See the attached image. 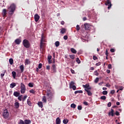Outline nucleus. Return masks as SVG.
<instances>
[{"mask_svg": "<svg viewBox=\"0 0 124 124\" xmlns=\"http://www.w3.org/2000/svg\"><path fill=\"white\" fill-rule=\"evenodd\" d=\"M69 57L72 60H74L75 59V55H69Z\"/></svg>", "mask_w": 124, "mask_h": 124, "instance_id": "35", "label": "nucleus"}, {"mask_svg": "<svg viewBox=\"0 0 124 124\" xmlns=\"http://www.w3.org/2000/svg\"><path fill=\"white\" fill-rule=\"evenodd\" d=\"M20 93L19 91L18 92H14V95L16 97H19V95H20Z\"/></svg>", "mask_w": 124, "mask_h": 124, "instance_id": "13", "label": "nucleus"}, {"mask_svg": "<svg viewBox=\"0 0 124 124\" xmlns=\"http://www.w3.org/2000/svg\"><path fill=\"white\" fill-rule=\"evenodd\" d=\"M99 73H98L97 70H96L94 71V75H96V76H98L99 75Z\"/></svg>", "mask_w": 124, "mask_h": 124, "instance_id": "44", "label": "nucleus"}, {"mask_svg": "<svg viewBox=\"0 0 124 124\" xmlns=\"http://www.w3.org/2000/svg\"><path fill=\"white\" fill-rule=\"evenodd\" d=\"M78 110H82V106L81 105H78Z\"/></svg>", "mask_w": 124, "mask_h": 124, "instance_id": "47", "label": "nucleus"}, {"mask_svg": "<svg viewBox=\"0 0 124 124\" xmlns=\"http://www.w3.org/2000/svg\"><path fill=\"white\" fill-rule=\"evenodd\" d=\"M46 69H47L48 70H49L50 69V65H47L46 66Z\"/></svg>", "mask_w": 124, "mask_h": 124, "instance_id": "59", "label": "nucleus"}, {"mask_svg": "<svg viewBox=\"0 0 124 124\" xmlns=\"http://www.w3.org/2000/svg\"><path fill=\"white\" fill-rule=\"evenodd\" d=\"M12 74L14 78H15L16 77V71H12Z\"/></svg>", "mask_w": 124, "mask_h": 124, "instance_id": "26", "label": "nucleus"}, {"mask_svg": "<svg viewBox=\"0 0 124 124\" xmlns=\"http://www.w3.org/2000/svg\"><path fill=\"white\" fill-rule=\"evenodd\" d=\"M98 81H99V78H98V77H97L94 80V82L98 83Z\"/></svg>", "mask_w": 124, "mask_h": 124, "instance_id": "40", "label": "nucleus"}, {"mask_svg": "<svg viewBox=\"0 0 124 124\" xmlns=\"http://www.w3.org/2000/svg\"><path fill=\"white\" fill-rule=\"evenodd\" d=\"M83 103L85 105H86V106L89 105V104L88 103V102L87 101H84V102H83Z\"/></svg>", "mask_w": 124, "mask_h": 124, "instance_id": "61", "label": "nucleus"}, {"mask_svg": "<svg viewBox=\"0 0 124 124\" xmlns=\"http://www.w3.org/2000/svg\"><path fill=\"white\" fill-rule=\"evenodd\" d=\"M26 88L25 85L23 83H21L20 84V92L21 93H26Z\"/></svg>", "mask_w": 124, "mask_h": 124, "instance_id": "2", "label": "nucleus"}, {"mask_svg": "<svg viewBox=\"0 0 124 124\" xmlns=\"http://www.w3.org/2000/svg\"><path fill=\"white\" fill-rule=\"evenodd\" d=\"M108 107H110V106H111V102H108Z\"/></svg>", "mask_w": 124, "mask_h": 124, "instance_id": "56", "label": "nucleus"}, {"mask_svg": "<svg viewBox=\"0 0 124 124\" xmlns=\"http://www.w3.org/2000/svg\"><path fill=\"white\" fill-rule=\"evenodd\" d=\"M115 93V90H111V91H110V93H111V94H113Z\"/></svg>", "mask_w": 124, "mask_h": 124, "instance_id": "50", "label": "nucleus"}, {"mask_svg": "<svg viewBox=\"0 0 124 124\" xmlns=\"http://www.w3.org/2000/svg\"><path fill=\"white\" fill-rule=\"evenodd\" d=\"M105 4H106V5H108V10H109L111 8V6H112L111 1L109 0H107Z\"/></svg>", "mask_w": 124, "mask_h": 124, "instance_id": "7", "label": "nucleus"}, {"mask_svg": "<svg viewBox=\"0 0 124 124\" xmlns=\"http://www.w3.org/2000/svg\"><path fill=\"white\" fill-rule=\"evenodd\" d=\"M46 96H47V98L49 99H52L53 96V93L49 91V92L46 93Z\"/></svg>", "mask_w": 124, "mask_h": 124, "instance_id": "5", "label": "nucleus"}, {"mask_svg": "<svg viewBox=\"0 0 124 124\" xmlns=\"http://www.w3.org/2000/svg\"><path fill=\"white\" fill-rule=\"evenodd\" d=\"M103 94H107L108 93V91H103V93H102Z\"/></svg>", "mask_w": 124, "mask_h": 124, "instance_id": "49", "label": "nucleus"}, {"mask_svg": "<svg viewBox=\"0 0 124 124\" xmlns=\"http://www.w3.org/2000/svg\"><path fill=\"white\" fill-rule=\"evenodd\" d=\"M41 38H42V41L43 42H44L45 37H44V36L43 35V34H42Z\"/></svg>", "mask_w": 124, "mask_h": 124, "instance_id": "55", "label": "nucleus"}, {"mask_svg": "<svg viewBox=\"0 0 124 124\" xmlns=\"http://www.w3.org/2000/svg\"><path fill=\"white\" fill-rule=\"evenodd\" d=\"M108 68L109 69V70L112 68V65L111 64H110V63H109V64H108Z\"/></svg>", "mask_w": 124, "mask_h": 124, "instance_id": "51", "label": "nucleus"}, {"mask_svg": "<svg viewBox=\"0 0 124 124\" xmlns=\"http://www.w3.org/2000/svg\"><path fill=\"white\" fill-rule=\"evenodd\" d=\"M60 43L59 41H56L55 43L56 47H59V46H60Z\"/></svg>", "mask_w": 124, "mask_h": 124, "instance_id": "27", "label": "nucleus"}, {"mask_svg": "<svg viewBox=\"0 0 124 124\" xmlns=\"http://www.w3.org/2000/svg\"><path fill=\"white\" fill-rule=\"evenodd\" d=\"M22 96H23V94H21V95L19 94V95L18 96V99L20 100V101H21V100H22Z\"/></svg>", "mask_w": 124, "mask_h": 124, "instance_id": "31", "label": "nucleus"}, {"mask_svg": "<svg viewBox=\"0 0 124 124\" xmlns=\"http://www.w3.org/2000/svg\"><path fill=\"white\" fill-rule=\"evenodd\" d=\"M30 92L31 93H35V91H34V90H33V89H32L31 90H30Z\"/></svg>", "mask_w": 124, "mask_h": 124, "instance_id": "39", "label": "nucleus"}, {"mask_svg": "<svg viewBox=\"0 0 124 124\" xmlns=\"http://www.w3.org/2000/svg\"><path fill=\"white\" fill-rule=\"evenodd\" d=\"M61 123V120L59 117H58L56 119V124H60Z\"/></svg>", "mask_w": 124, "mask_h": 124, "instance_id": "12", "label": "nucleus"}, {"mask_svg": "<svg viewBox=\"0 0 124 124\" xmlns=\"http://www.w3.org/2000/svg\"><path fill=\"white\" fill-rule=\"evenodd\" d=\"M63 39H64L65 40H67L68 39V36L67 35H64L63 36Z\"/></svg>", "mask_w": 124, "mask_h": 124, "instance_id": "52", "label": "nucleus"}, {"mask_svg": "<svg viewBox=\"0 0 124 124\" xmlns=\"http://www.w3.org/2000/svg\"><path fill=\"white\" fill-rule=\"evenodd\" d=\"M106 98L107 97L106 95H102V96L100 97V99L103 100H106Z\"/></svg>", "mask_w": 124, "mask_h": 124, "instance_id": "33", "label": "nucleus"}, {"mask_svg": "<svg viewBox=\"0 0 124 124\" xmlns=\"http://www.w3.org/2000/svg\"><path fill=\"white\" fill-rule=\"evenodd\" d=\"M29 87H33V83H29Z\"/></svg>", "mask_w": 124, "mask_h": 124, "instance_id": "45", "label": "nucleus"}, {"mask_svg": "<svg viewBox=\"0 0 124 124\" xmlns=\"http://www.w3.org/2000/svg\"><path fill=\"white\" fill-rule=\"evenodd\" d=\"M76 107L77 105L75 103H72V104H71V107H72V108H76Z\"/></svg>", "mask_w": 124, "mask_h": 124, "instance_id": "34", "label": "nucleus"}, {"mask_svg": "<svg viewBox=\"0 0 124 124\" xmlns=\"http://www.w3.org/2000/svg\"><path fill=\"white\" fill-rule=\"evenodd\" d=\"M31 63V62L30 60H28V59H27L25 60V64H30Z\"/></svg>", "mask_w": 124, "mask_h": 124, "instance_id": "24", "label": "nucleus"}, {"mask_svg": "<svg viewBox=\"0 0 124 124\" xmlns=\"http://www.w3.org/2000/svg\"><path fill=\"white\" fill-rule=\"evenodd\" d=\"M110 52H111L112 53H114L115 52V49H113V48L110 49Z\"/></svg>", "mask_w": 124, "mask_h": 124, "instance_id": "60", "label": "nucleus"}, {"mask_svg": "<svg viewBox=\"0 0 124 124\" xmlns=\"http://www.w3.org/2000/svg\"><path fill=\"white\" fill-rule=\"evenodd\" d=\"M42 16V17H45V12H44L43 11H41V13Z\"/></svg>", "mask_w": 124, "mask_h": 124, "instance_id": "43", "label": "nucleus"}, {"mask_svg": "<svg viewBox=\"0 0 124 124\" xmlns=\"http://www.w3.org/2000/svg\"><path fill=\"white\" fill-rule=\"evenodd\" d=\"M86 92L87 93L88 95L91 96L93 95L92 92H91V91L89 90H86Z\"/></svg>", "mask_w": 124, "mask_h": 124, "instance_id": "21", "label": "nucleus"}, {"mask_svg": "<svg viewBox=\"0 0 124 124\" xmlns=\"http://www.w3.org/2000/svg\"><path fill=\"white\" fill-rule=\"evenodd\" d=\"M71 51L73 54H77V50H76V49H75L74 48H71Z\"/></svg>", "mask_w": 124, "mask_h": 124, "instance_id": "17", "label": "nucleus"}, {"mask_svg": "<svg viewBox=\"0 0 124 124\" xmlns=\"http://www.w3.org/2000/svg\"><path fill=\"white\" fill-rule=\"evenodd\" d=\"M84 27L86 31H88L91 29V26L89 24H84Z\"/></svg>", "mask_w": 124, "mask_h": 124, "instance_id": "9", "label": "nucleus"}, {"mask_svg": "<svg viewBox=\"0 0 124 124\" xmlns=\"http://www.w3.org/2000/svg\"><path fill=\"white\" fill-rule=\"evenodd\" d=\"M76 62H78V63H80L81 62V61H80L79 58H77Z\"/></svg>", "mask_w": 124, "mask_h": 124, "instance_id": "41", "label": "nucleus"}, {"mask_svg": "<svg viewBox=\"0 0 124 124\" xmlns=\"http://www.w3.org/2000/svg\"><path fill=\"white\" fill-rule=\"evenodd\" d=\"M108 115H109V116H110V115L112 116H114V115H115L114 110H113V109L111 108V111L110 112H109V113H108Z\"/></svg>", "mask_w": 124, "mask_h": 124, "instance_id": "11", "label": "nucleus"}, {"mask_svg": "<svg viewBox=\"0 0 124 124\" xmlns=\"http://www.w3.org/2000/svg\"><path fill=\"white\" fill-rule=\"evenodd\" d=\"M9 115V112H8L7 110V109L4 110V111L3 113V116L4 118H5V119H6L7 118H8Z\"/></svg>", "mask_w": 124, "mask_h": 124, "instance_id": "6", "label": "nucleus"}, {"mask_svg": "<svg viewBox=\"0 0 124 124\" xmlns=\"http://www.w3.org/2000/svg\"><path fill=\"white\" fill-rule=\"evenodd\" d=\"M21 42H22V40L20 38H17V39H16L15 40V43L18 45L20 44Z\"/></svg>", "mask_w": 124, "mask_h": 124, "instance_id": "10", "label": "nucleus"}, {"mask_svg": "<svg viewBox=\"0 0 124 124\" xmlns=\"http://www.w3.org/2000/svg\"><path fill=\"white\" fill-rule=\"evenodd\" d=\"M16 83L13 82V83H11V84H10V87L11 88H14V87H16Z\"/></svg>", "mask_w": 124, "mask_h": 124, "instance_id": "19", "label": "nucleus"}, {"mask_svg": "<svg viewBox=\"0 0 124 124\" xmlns=\"http://www.w3.org/2000/svg\"><path fill=\"white\" fill-rule=\"evenodd\" d=\"M79 30H80V27H79V25H77V31H79Z\"/></svg>", "mask_w": 124, "mask_h": 124, "instance_id": "53", "label": "nucleus"}, {"mask_svg": "<svg viewBox=\"0 0 124 124\" xmlns=\"http://www.w3.org/2000/svg\"><path fill=\"white\" fill-rule=\"evenodd\" d=\"M6 72V71L5 70V71H4V73H1V74H0V77H1V78H3V76H4V75H5V73Z\"/></svg>", "mask_w": 124, "mask_h": 124, "instance_id": "38", "label": "nucleus"}, {"mask_svg": "<svg viewBox=\"0 0 124 124\" xmlns=\"http://www.w3.org/2000/svg\"><path fill=\"white\" fill-rule=\"evenodd\" d=\"M93 60L96 61V60H98L97 57L96 56H93Z\"/></svg>", "mask_w": 124, "mask_h": 124, "instance_id": "48", "label": "nucleus"}, {"mask_svg": "<svg viewBox=\"0 0 124 124\" xmlns=\"http://www.w3.org/2000/svg\"><path fill=\"white\" fill-rule=\"evenodd\" d=\"M115 114L117 115V116H119L120 115V113L118 111H116V112H115Z\"/></svg>", "mask_w": 124, "mask_h": 124, "instance_id": "58", "label": "nucleus"}, {"mask_svg": "<svg viewBox=\"0 0 124 124\" xmlns=\"http://www.w3.org/2000/svg\"><path fill=\"white\" fill-rule=\"evenodd\" d=\"M27 104H28V105H29L30 106H31L32 105V103L31 101V100H29V99L27 100Z\"/></svg>", "mask_w": 124, "mask_h": 124, "instance_id": "32", "label": "nucleus"}, {"mask_svg": "<svg viewBox=\"0 0 124 124\" xmlns=\"http://www.w3.org/2000/svg\"><path fill=\"white\" fill-rule=\"evenodd\" d=\"M38 67H39V68H42V63H39Z\"/></svg>", "mask_w": 124, "mask_h": 124, "instance_id": "54", "label": "nucleus"}, {"mask_svg": "<svg viewBox=\"0 0 124 124\" xmlns=\"http://www.w3.org/2000/svg\"><path fill=\"white\" fill-rule=\"evenodd\" d=\"M31 123V120H25V124H30Z\"/></svg>", "mask_w": 124, "mask_h": 124, "instance_id": "18", "label": "nucleus"}, {"mask_svg": "<svg viewBox=\"0 0 124 124\" xmlns=\"http://www.w3.org/2000/svg\"><path fill=\"white\" fill-rule=\"evenodd\" d=\"M20 69H21V72H23V71L24 70V66L23 64L20 65Z\"/></svg>", "mask_w": 124, "mask_h": 124, "instance_id": "23", "label": "nucleus"}, {"mask_svg": "<svg viewBox=\"0 0 124 124\" xmlns=\"http://www.w3.org/2000/svg\"><path fill=\"white\" fill-rule=\"evenodd\" d=\"M2 15L4 17H6L7 15V10L6 9H3L2 10Z\"/></svg>", "mask_w": 124, "mask_h": 124, "instance_id": "14", "label": "nucleus"}, {"mask_svg": "<svg viewBox=\"0 0 124 124\" xmlns=\"http://www.w3.org/2000/svg\"><path fill=\"white\" fill-rule=\"evenodd\" d=\"M18 124H25V122L23 120H20Z\"/></svg>", "mask_w": 124, "mask_h": 124, "instance_id": "28", "label": "nucleus"}, {"mask_svg": "<svg viewBox=\"0 0 124 124\" xmlns=\"http://www.w3.org/2000/svg\"><path fill=\"white\" fill-rule=\"evenodd\" d=\"M40 17L38 14H35L34 15V20L35 22H38L40 19Z\"/></svg>", "mask_w": 124, "mask_h": 124, "instance_id": "8", "label": "nucleus"}, {"mask_svg": "<svg viewBox=\"0 0 124 124\" xmlns=\"http://www.w3.org/2000/svg\"><path fill=\"white\" fill-rule=\"evenodd\" d=\"M108 50L107 49L106 51V56H108Z\"/></svg>", "mask_w": 124, "mask_h": 124, "instance_id": "63", "label": "nucleus"}, {"mask_svg": "<svg viewBox=\"0 0 124 124\" xmlns=\"http://www.w3.org/2000/svg\"><path fill=\"white\" fill-rule=\"evenodd\" d=\"M101 64V62H97L95 64V65H96V66H99V65H100Z\"/></svg>", "mask_w": 124, "mask_h": 124, "instance_id": "46", "label": "nucleus"}, {"mask_svg": "<svg viewBox=\"0 0 124 124\" xmlns=\"http://www.w3.org/2000/svg\"><path fill=\"white\" fill-rule=\"evenodd\" d=\"M66 29L62 28L61 31V33H62V34H63L66 32Z\"/></svg>", "mask_w": 124, "mask_h": 124, "instance_id": "20", "label": "nucleus"}, {"mask_svg": "<svg viewBox=\"0 0 124 124\" xmlns=\"http://www.w3.org/2000/svg\"><path fill=\"white\" fill-rule=\"evenodd\" d=\"M42 101H43V102H45V103L47 102V99L45 95H44V96H43Z\"/></svg>", "mask_w": 124, "mask_h": 124, "instance_id": "22", "label": "nucleus"}, {"mask_svg": "<svg viewBox=\"0 0 124 124\" xmlns=\"http://www.w3.org/2000/svg\"><path fill=\"white\" fill-rule=\"evenodd\" d=\"M9 12L11 15H13L16 9V5L15 3H12L11 5H10L9 8Z\"/></svg>", "mask_w": 124, "mask_h": 124, "instance_id": "1", "label": "nucleus"}, {"mask_svg": "<svg viewBox=\"0 0 124 124\" xmlns=\"http://www.w3.org/2000/svg\"><path fill=\"white\" fill-rule=\"evenodd\" d=\"M38 105L39 106V107H41V108H43V103L42 101H39V102H38Z\"/></svg>", "mask_w": 124, "mask_h": 124, "instance_id": "16", "label": "nucleus"}, {"mask_svg": "<svg viewBox=\"0 0 124 124\" xmlns=\"http://www.w3.org/2000/svg\"><path fill=\"white\" fill-rule=\"evenodd\" d=\"M27 97H28V95H24L22 98V101H25L26 100Z\"/></svg>", "mask_w": 124, "mask_h": 124, "instance_id": "37", "label": "nucleus"}, {"mask_svg": "<svg viewBox=\"0 0 124 124\" xmlns=\"http://www.w3.org/2000/svg\"><path fill=\"white\" fill-rule=\"evenodd\" d=\"M52 68H53V70H56V64H52Z\"/></svg>", "mask_w": 124, "mask_h": 124, "instance_id": "42", "label": "nucleus"}, {"mask_svg": "<svg viewBox=\"0 0 124 124\" xmlns=\"http://www.w3.org/2000/svg\"><path fill=\"white\" fill-rule=\"evenodd\" d=\"M23 44L25 48H30V43L27 39H24Z\"/></svg>", "mask_w": 124, "mask_h": 124, "instance_id": "3", "label": "nucleus"}, {"mask_svg": "<svg viewBox=\"0 0 124 124\" xmlns=\"http://www.w3.org/2000/svg\"><path fill=\"white\" fill-rule=\"evenodd\" d=\"M75 83L74 81H72L70 83L69 87L70 89H73V90H75L77 89L76 86L75 85Z\"/></svg>", "mask_w": 124, "mask_h": 124, "instance_id": "4", "label": "nucleus"}, {"mask_svg": "<svg viewBox=\"0 0 124 124\" xmlns=\"http://www.w3.org/2000/svg\"><path fill=\"white\" fill-rule=\"evenodd\" d=\"M47 58L48 59V61H50L52 59V56H49L47 57Z\"/></svg>", "mask_w": 124, "mask_h": 124, "instance_id": "62", "label": "nucleus"}, {"mask_svg": "<svg viewBox=\"0 0 124 124\" xmlns=\"http://www.w3.org/2000/svg\"><path fill=\"white\" fill-rule=\"evenodd\" d=\"M43 42L42 41V38L41 39V43H40V50L43 49Z\"/></svg>", "mask_w": 124, "mask_h": 124, "instance_id": "36", "label": "nucleus"}, {"mask_svg": "<svg viewBox=\"0 0 124 124\" xmlns=\"http://www.w3.org/2000/svg\"><path fill=\"white\" fill-rule=\"evenodd\" d=\"M88 90L90 91V90H92V87H90L89 84H88Z\"/></svg>", "mask_w": 124, "mask_h": 124, "instance_id": "64", "label": "nucleus"}, {"mask_svg": "<svg viewBox=\"0 0 124 124\" xmlns=\"http://www.w3.org/2000/svg\"><path fill=\"white\" fill-rule=\"evenodd\" d=\"M68 122H69V120L68 119H64V120H63V124H67Z\"/></svg>", "mask_w": 124, "mask_h": 124, "instance_id": "29", "label": "nucleus"}, {"mask_svg": "<svg viewBox=\"0 0 124 124\" xmlns=\"http://www.w3.org/2000/svg\"><path fill=\"white\" fill-rule=\"evenodd\" d=\"M83 88H85V91L87 92L86 90H89V84H86V85H82Z\"/></svg>", "mask_w": 124, "mask_h": 124, "instance_id": "15", "label": "nucleus"}, {"mask_svg": "<svg viewBox=\"0 0 124 124\" xmlns=\"http://www.w3.org/2000/svg\"><path fill=\"white\" fill-rule=\"evenodd\" d=\"M9 63L10 64H13L14 63V60L13 59H9Z\"/></svg>", "mask_w": 124, "mask_h": 124, "instance_id": "30", "label": "nucleus"}, {"mask_svg": "<svg viewBox=\"0 0 124 124\" xmlns=\"http://www.w3.org/2000/svg\"><path fill=\"white\" fill-rule=\"evenodd\" d=\"M71 73H72L73 74H74L75 73V70H74V69H71Z\"/></svg>", "mask_w": 124, "mask_h": 124, "instance_id": "57", "label": "nucleus"}, {"mask_svg": "<svg viewBox=\"0 0 124 124\" xmlns=\"http://www.w3.org/2000/svg\"><path fill=\"white\" fill-rule=\"evenodd\" d=\"M19 102H15V106L16 107V108H18L19 107Z\"/></svg>", "mask_w": 124, "mask_h": 124, "instance_id": "25", "label": "nucleus"}]
</instances>
